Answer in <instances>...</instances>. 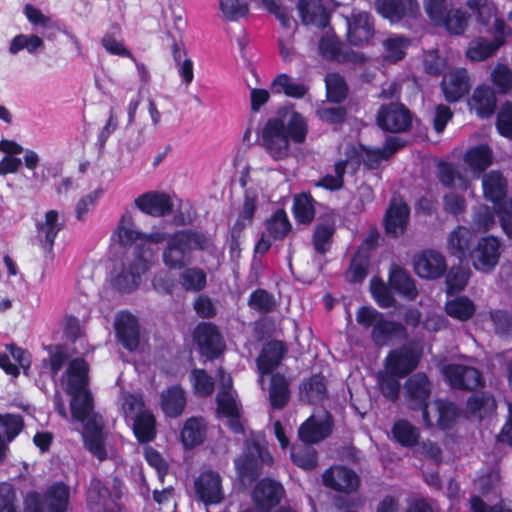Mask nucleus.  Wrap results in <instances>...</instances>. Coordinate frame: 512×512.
Returning a JSON list of instances; mask_svg holds the SVG:
<instances>
[{
  "label": "nucleus",
  "mask_w": 512,
  "mask_h": 512,
  "mask_svg": "<svg viewBox=\"0 0 512 512\" xmlns=\"http://www.w3.org/2000/svg\"><path fill=\"white\" fill-rule=\"evenodd\" d=\"M307 134L306 118L293 107H282L264 124L260 145L273 160L279 161L289 156L291 142L302 144Z\"/></svg>",
  "instance_id": "obj_1"
},
{
  "label": "nucleus",
  "mask_w": 512,
  "mask_h": 512,
  "mask_svg": "<svg viewBox=\"0 0 512 512\" xmlns=\"http://www.w3.org/2000/svg\"><path fill=\"white\" fill-rule=\"evenodd\" d=\"M153 250L147 244L135 245L125 250V257L120 267L111 272V286L120 294H130L142 282V276L151 268Z\"/></svg>",
  "instance_id": "obj_2"
},
{
  "label": "nucleus",
  "mask_w": 512,
  "mask_h": 512,
  "mask_svg": "<svg viewBox=\"0 0 512 512\" xmlns=\"http://www.w3.org/2000/svg\"><path fill=\"white\" fill-rule=\"evenodd\" d=\"M210 244L209 237L201 231L177 230L162 250V261L171 270H182L193 262L195 251H205Z\"/></svg>",
  "instance_id": "obj_3"
},
{
  "label": "nucleus",
  "mask_w": 512,
  "mask_h": 512,
  "mask_svg": "<svg viewBox=\"0 0 512 512\" xmlns=\"http://www.w3.org/2000/svg\"><path fill=\"white\" fill-rule=\"evenodd\" d=\"M66 392L71 395L70 410L74 420H81L94 409V399L87 389L88 365L83 358L73 359L67 368Z\"/></svg>",
  "instance_id": "obj_4"
},
{
  "label": "nucleus",
  "mask_w": 512,
  "mask_h": 512,
  "mask_svg": "<svg viewBox=\"0 0 512 512\" xmlns=\"http://www.w3.org/2000/svg\"><path fill=\"white\" fill-rule=\"evenodd\" d=\"M274 459L268 448L254 439L245 440L243 452L234 459L236 474L243 485L252 484L263 472L271 467Z\"/></svg>",
  "instance_id": "obj_5"
},
{
  "label": "nucleus",
  "mask_w": 512,
  "mask_h": 512,
  "mask_svg": "<svg viewBox=\"0 0 512 512\" xmlns=\"http://www.w3.org/2000/svg\"><path fill=\"white\" fill-rule=\"evenodd\" d=\"M356 321L364 329L371 328V339L378 347H383L404 331L400 322L392 321L373 308L361 306L356 312Z\"/></svg>",
  "instance_id": "obj_6"
},
{
  "label": "nucleus",
  "mask_w": 512,
  "mask_h": 512,
  "mask_svg": "<svg viewBox=\"0 0 512 512\" xmlns=\"http://www.w3.org/2000/svg\"><path fill=\"white\" fill-rule=\"evenodd\" d=\"M433 384L423 372L410 375L404 383V398L407 407L413 411H421L422 420L427 427H432L428 407Z\"/></svg>",
  "instance_id": "obj_7"
},
{
  "label": "nucleus",
  "mask_w": 512,
  "mask_h": 512,
  "mask_svg": "<svg viewBox=\"0 0 512 512\" xmlns=\"http://www.w3.org/2000/svg\"><path fill=\"white\" fill-rule=\"evenodd\" d=\"M70 487L62 481L53 483L44 493L43 499L37 492L28 493L24 512H68Z\"/></svg>",
  "instance_id": "obj_8"
},
{
  "label": "nucleus",
  "mask_w": 512,
  "mask_h": 512,
  "mask_svg": "<svg viewBox=\"0 0 512 512\" xmlns=\"http://www.w3.org/2000/svg\"><path fill=\"white\" fill-rule=\"evenodd\" d=\"M377 124L387 132H406L412 127V113L399 102L383 104L377 112Z\"/></svg>",
  "instance_id": "obj_9"
},
{
  "label": "nucleus",
  "mask_w": 512,
  "mask_h": 512,
  "mask_svg": "<svg viewBox=\"0 0 512 512\" xmlns=\"http://www.w3.org/2000/svg\"><path fill=\"white\" fill-rule=\"evenodd\" d=\"M83 424V442L84 447L98 460L103 461L107 458V450L103 434L102 417L92 411L87 412V416L77 420Z\"/></svg>",
  "instance_id": "obj_10"
},
{
  "label": "nucleus",
  "mask_w": 512,
  "mask_h": 512,
  "mask_svg": "<svg viewBox=\"0 0 512 512\" xmlns=\"http://www.w3.org/2000/svg\"><path fill=\"white\" fill-rule=\"evenodd\" d=\"M193 338L201 356L217 359L224 351L225 343L218 327L210 322H200L193 331Z\"/></svg>",
  "instance_id": "obj_11"
},
{
  "label": "nucleus",
  "mask_w": 512,
  "mask_h": 512,
  "mask_svg": "<svg viewBox=\"0 0 512 512\" xmlns=\"http://www.w3.org/2000/svg\"><path fill=\"white\" fill-rule=\"evenodd\" d=\"M501 243L498 238L489 235L476 238L469 260L474 268L481 272H490L498 264L501 255Z\"/></svg>",
  "instance_id": "obj_12"
},
{
  "label": "nucleus",
  "mask_w": 512,
  "mask_h": 512,
  "mask_svg": "<svg viewBox=\"0 0 512 512\" xmlns=\"http://www.w3.org/2000/svg\"><path fill=\"white\" fill-rule=\"evenodd\" d=\"M413 268L420 278L436 280L447 272L446 258L434 249H424L413 256Z\"/></svg>",
  "instance_id": "obj_13"
},
{
  "label": "nucleus",
  "mask_w": 512,
  "mask_h": 512,
  "mask_svg": "<svg viewBox=\"0 0 512 512\" xmlns=\"http://www.w3.org/2000/svg\"><path fill=\"white\" fill-rule=\"evenodd\" d=\"M442 374L448 384L459 390H475L484 385L481 372L463 364H447L442 368Z\"/></svg>",
  "instance_id": "obj_14"
},
{
  "label": "nucleus",
  "mask_w": 512,
  "mask_h": 512,
  "mask_svg": "<svg viewBox=\"0 0 512 512\" xmlns=\"http://www.w3.org/2000/svg\"><path fill=\"white\" fill-rule=\"evenodd\" d=\"M284 495L285 489L279 481L265 477L256 483L251 497L254 508L262 512H270L280 504Z\"/></svg>",
  "instance_id": "obj_15"
},
{
  "label": "nucleus",
  "mask_w": 512,
  "mask_h": 512,
  "mask_svg": "<svg viewBox=\"0 0 512 512\" xmlns=\"http://www.w3.org/2000/svg\"><path fill=\"white\" fill-rule=\"evenodd\" d=\"M346 25L348 41L354 46L368 43L375 34L374 18L366 11L353 10Z\"/></svg>",
  "instance_id": "obj_16"
},
{
  "label": "nucleus",
  "mask_w": 512,
  "mask_h": 512,
  "mask_svg": "<svg viewBox=\"0 0 512 512\" xmlns=\"http://www.w3.org/2000/svg\"><path fill=\"white\" fill-rule=\"evenodd\" d=\"M334 428L333 417L325 411L323 417L310 416L298 429L299 439L307 444H316L328 438Z\"/></svg>",
  "instance_id": "obj_17"
},
{
  "label": "nucleus",
  "mask_w": 512,
  "mask_h": 512,
  "mask_svg": "<svg viewBox=\"0 0 512 512\" xmlns=\"http://www.w3.org/2000/svg\"><path fill=\"white\" fill-rule=\"evenodd\" d=\"M409 218V206L403 200H391L383 218L385 234L389 238H399L405 233Z\"/></svg>",
  "instance_id": "obj_18"
},
{
  "label": "nucleus",
  "mask_w": 512,
  "mask_h": 512,
  "mask_svg": "<svg viewBox=\"0 0 512 512\" xmlns=\"http://www.w3.org/2000/svg\"><path fill=\"white\" fill-rule=\"evenodd\" d=\"M374 6L377 13L391 24H398L405 18H414L419 12L416 0H375Z\"/></svg>",
  "instance_id": "obj_19"
},
{
  "label": "nucleus",
  "mask_w": 512,
  "mask_h": 512,
  "mask_svg": "<svg viewBox=\"0 0 512 512\" xmlns=\"http://www.w3.org/2000/svg\"><path fill=\"white\" fill-rule=\"evenodd\" d=\"M197 498L206 506L219 504L224 499L222 480L214 471L202 472L194 481Z\"/></svg>",
  "instance_id": "obj_20"
},
{
  "label": "nucleus",
  "mask_w": 512,
  "mask_h": 512,
  "mask_svg": "<svg viewBox=\"0 0 512 512\" xmlns=\"http://www.w3.org/2000/svg\"><path fill=\"white\" fill-rule=\"evenodd\" d=\"M323 484L335 491L351 493L358 489L360 478L356 472L346 466H332L322 474Z\"/></svg>",
  "instance_id": "obj_21"
},
{
  "label": "nucleus",
  "mask_w": 512,
  "mask_h": 512,
  "mask_svg": "<svg viewBox=\"0 0 512 512\" xmlns=\"http://www.w3.org/2000/svg\"><path fill=\"white\" fill-rule=\"evenodd\" d=\"M419 358L414 350L403 346L389 352L385 359V368L390 374L403 378L416 369Z\"/></svg>",
  "instance_id": "obj_22"
},
{
  "label": "nucleus",
  "mask_w": 512,
  "mask_h": 512,
  "mask_svg": "<svg viewBox=\"0 0 512 512\" xmlns=\"http://www.w3.org/2000/svg\"><path fill=\"white\" fill-rule=\"evenodd\" d=\"M118 342L127 350L134 351L140 343V330L137 318L129 312H120L115 321Z\"/></svg>",
  "instance_id": "obj_23"
},
{
  "label": "nucleus",
  "mask_w": 512,
  "mask_h": 512,
  "mask_svg": "<svg viewBox=\"0 0 512 512\" xmlns=\"http://www.w3.org/2000/svg\"><path fill=\"white\" fill-rule=\"evenodd\" d=\"M475 243L476 235L464 226H457L448 235L447 249L450 255L464 262L469 260Z\"/></svg>",
  "instance_id": "obj_24"
},
{
  "label": "nucleus",
  "mask_w": 512,
  "mask_h": 512,
  "mask_svg": "<svg viewBox=\"0 0 512 512\" xmlns=\"http://www.w3.org/2000/svg\"><path fill=\"white\" fill-rule=\"evenodd\" d=\"M136 207L143 213L152 217L169 215L173 210L171 198L162 192L151 191L135 199Z\"/></svg>",
  "instance_id": "obj_25"
},
{
  "label": "nucleus",
  "mask_w": 512,
  "mask_h": 512,
  "mask_svg": "<svg viewBox=\"0 0 512 512\" xmlns=\"http://www.w3.org/2000/svg\"><path fill=\"white\" fill-rule=\"evenodd\" d=\"M88 509L91 512H113L115 500L107 486L96 477L90 480L86 492Z\"/></svg>",
  "instance_id": "obj_26"
},
{
  "label": "nucleus",
  "mask_w": 512,
  "mask_h": 512,
  "mask_svg": "<svg viewBox=\"0 0 512 512\" xmlns=\"http://www.w3.org/2000/svg\"><path fill=\"white\" fill-rule=\"evenodd\" d=\"M287 347L280 340L267 342L256 359L257 368L261 375L271 374L281 364Z\"/></svg>",
  "instance_id": "obj_27"
},
{
  "label": "nucleus",
  "mask_w": 512,
  "mask_h": 512,
  "mask_svg": "<svg viewBox=\"0 0 512 512\" xmlns=\"http://www.w3.org/2000/svg\"><path fill=\"white\" fill-rule=\"evenodd\" d=\"M482 187L485 198L494 204L495 211L500 205L511 201L506 199L507 181L499 171L492 170L484 174Z\"/></svg>",
  "instance_id": "obj_28"
},
{
  "label": "nucleus",
  "mask_w": 512,
  "mask_h": 512,
  "mask_svg": "<svg viewBox=\"0 0 512 512\" xmlns=\"http://www.w3.org/2000/svg\"><path fill=\"white\" fill-rule=\"evenodd\" d=\"M297 9L304 25L324 29L329 25V13L322 0H299Z\"/></svg>",
  "instance_id": "obj_29"
},
{
  "label": "nucleus",
  "mask_w": 512,
  "mask_h": 512,
  "mask_svg": "<svg viewBox=\"0 0 512 512\" xmlns=\"http://www.w3.org/2000/svg\"><path fill=\"white\" fill-rule=\"evenodd\" d=\"M470 109L481 119L492 116L496 110V94L488 85L482 84L475 88L468 102Z\"/></svg>",
  "instance_id": "obj_30"
},
{
  "label": "nucleus",
  "mask_w": 512,
  "mask_h": 512,
  "mask_svg": "<svg viewBox=\"0 0 512 512\" xmlns=\"http://www.w3.org/2000/svg\"><path fill=\"white\" fill-rule=\"evenodd\" d=\"M388 285L391 290L407 300H414L418 296L414 279L408 271L398 265L391 266Z\"/></svg>",
  "instance_id": "obj_31"
},
{
  "label": "nucleus",
  "mask_w": 512,
  "mask_h": 512,
  "mask_svg": "<svg viewBox=\"0 0 512 512\" xmlns=\"http://www.w3.org/2000/svg\"><path fill=\"white\" fill-rule=\"evenodd\" d=\"M58 218L59 215L56 210H49L45 214V221L36 224L39 241L46 253L52 252L54 241L63 229L64 224L58 222Z\"/></svg>",
  "instance_id": "obj_32"
},
{
  "label": "nucleus",
  "mask_w": 512,
  "mask_h": 512,
  "mask_svg": "<svg viewBox=\"0 0 512 512\" xmlns=\"http://www.w3.org/2000/svg\"><path fill=\"white\" fill-rule=\"evenodd\" d=\"M24 427L19 414H0V464L6 457L7 443L13 441Z\"/></svg>",
  "instance_id": "obj_33"
},
{
  "label": "nucleus",
  "mask_w": 512,
  "mask_h": 512,
  "mask_svg": "<svg viewBox=\"0 0 512 512\" xmlns=\"http://www.w3.org/2000/svg\"><path fill=\"white\" fill-rule=\"evenodd\" d=\"M271 91L274 94H284L289 98L302 99L308 93L309 86L300 79L280 73L272 80Z\"/></svg>",
  "instance_id": "obj_34"
},
{
  "label": "nucleus",
  "mask_w": 512,
  "mask_h": 512,
  "mask_svg": "<svg viewBox=\"0 0 512 512\" xmlns=\"http://www.w3.org/2000/svg\"><path fill=\"white\" fill-rule=\"evenodd\" d=\"M206 433L205 420L201 417H190L183 424L180 439L186 449H192L204 442Z\"/></svg>",
  "instance_id": "obj_35"
},
{
  "label": "nucleus",
  "mask_w": 512,
  "mask_h": 512,
  "mask_svg": "<svg viewBox=\"0 0 512 512\" xmlns=\"http://www.w3.org/2000/svg\"><path fill=\"white\" fill-rule=\"evenodd\" d=\"M303 400L312 405L321 404L327 398V381L321 374H313L300 386Z\"/></svg>",
  "instance_id": "obj_36"
},
{
  "label": "nucleus",
  "mask_w": 512,
  "mask_h": 512,
  "mask_svg": "<svg viewBox=\"0 0 512 512\" xmlns=\"http://www.w3.org/2000/svg\"><path fill=\"white\" fill-rule=\"evenodd\" d=\"M503 44L504 40L500 37H494L492 40L477 37L469 42L466 56L473 62H481L494 55Z\"/></svg>",
  "instance_id": "obj_37"
},
{
  "label": "nucleus",
  "mask_w": 512,
  "mask_h": 512,
  "mask_svg": "<svg viewBox=\"0 0 512 512\" xmlns=\"http://www.w3.org/2000/svg\"><path fill=\"white\" fill-rule=\"evenodd\" d=\"M133 433L141 444L152 442L156 438V419L150 411H140L133 418Z\"/></svg>",
  "instance_id": "obj_38"
},
{
  "label": "nucleus",
  "mask_w": 512,
  "mask_h": 512,
  "mask_svg": "<svg viewBox=\"0 0 512 512\" xmlns=\"http://www.w3.org/2000/svg\"><path fill=\"white\" fill-rule=\"evenodd\" d=\"M186 406V397L180 386H171L161 395V407L166 416L176 418Z\"/></svg>",
  "instance_id": "obj_39"
},
{
  "label": "nucleus",
  "mask_w": 512,
  "mask_h": 512,
  "mask_svg": "<svg viewBox=\"0 0 512 512\" xmlns=\"http://www.w3.org/2000/svg\"><path fill=\"white\" fill-rule=\"evenodd\" d=\"M492 159V150L485 144L470 147L463 156L464 162L477 174L484 172L491 165Z\"/></svg>",
  "instance_id": "obj_40"
},
{
  "label": "nucleus",
  "mask_w": 512,
  "mask_h": 512,
  "mask_svg": "<svg viewBox=\"0 0 512 512\" xmlns=\"http://www.w3.org/2000/svg\"><path fill=\"white\" fill-rule=\"evenodd\" d=\"M437 179L446 188H468V180L458 170L456 165L451 162L441 161L437 164Z\"/></svg>",
  "instance_id": "obj_41"
},
{
  "label": "nucleus",
  "mask_w": 512,
  "mask_h": 512,
  "mask_svg": "<svg viewBox=\"0 0 512 512\" xmlns=\"http://www.w3.org/2000/svg\"><path fill=\"white\" fill-rule=\"evenodd\" d=\"M269 399L274 409L280 410L287 405L290 399V390L289 383L283 374H272L270 379Z\"/></svg>",
  "instance_id": "obj_42"
},
{
  "label": "nucleus",
  "mask_w": 512,
  "mask_h": 512,
  "mask_svg": "<svg viewBox=\"0 0 512 512\" xmlns=\"http://www.w3.org/2000/svg\"><path fill=\"white\" fill-rule=\"evenodd\" d=\"M265 228L269 237L282 241L292 230V225L284 209L278 208L270 218L265 221Z\"/></svg>",
  "instance_id": "obj_43"
},
{
  "label": "nucleus",
  "mask_w": 512,
  "mask_h": 512,
  "mask_svg": "<svg viewBox=\"0 0 512 512\" xmlns=\"http://www.w3.org/2000/svg\"><path fill=\"white\" fill-rule=\"evenodd\" d=\"M442 91L448 102H456L469 91L468 80L464 72H456L442 82Z\"/></svg>",
  "instance_id": "obj_44"
},
{
  "label": "nucleus",
  "mask_w": 512,
  "mask_h": 512,
  "mask_svg": "<svg viewBox=\"0 0 512 512\" xmlns=\"http://www.w3.org/2000/svg\"><path fill=\"white\" fill-rule=\"evenodd\" d=\"M314 198L307 193L296 195L293 200L292 213L295 221L300 224H310L315 217Z\"/></svg>",
  "instance_id": "obj_45"
},
{
  "label": "nucleus",
  "mask_w": 512,
  "mask_h": 512,
  "mask_svg": "<svg viewBox=\"0 0 512 512\" xmlns=\"http://www.w3.org/2000/svg\"><path fill=\"white\" fill-rule=\"evenodd\" d=\"M335 225L333 222L317 223L313 235L312 244L315 252L319 255H325L331 250Z\"/></svg>",
  "instance_id": "obj_46"
},
{
  "label": "nucleus",
  "mask_w": 512,
  "mask_h": 512,
  "mask_svg": "<svg viewBox=\"0 0 512 512\" xmlns=\"http://www.w3.org/2000/svg\"><path fill=\"white\" fill-rule=\"evenodd\" d=\"M411 44V39L401 35H393L383 41V57L390 63H396L402 60L408 47Z\"/></svg>",
  "instance_id": "obj_47"
},
{
  "label": "nucleus",
  "mask_w": 512,
  "mask_h": 512,
  "mask_svg": "<svg viewBox=\"0 0 512 512\" xmlns=\"http://www.w3.org/2000/svg\"><path fill=\"white\" fill-rule=\"evenodd\" d=\"M45 47L44 40L35 34H18L12 38L9 44V53L16 55L22 50H26L29 54L36 55Z\"/></svg>",
  "instance_id": "obj_48"
},
{
  "label": "nucleus",
  "mask_w": 512,
  "mask_h": 512,
  "mask_svg": "<svg viewBox=\"0 0 512 512\" xmlns=\"http://www.w3.org/2000/svg\"><path fill=\"white\" fill-rule=\"evenodd\" d=\"M370 266V258L364 252L355 253L351 260L345 278L349 283L360 284L368 275Z\"/></svg>",
  "instance_id": "obj_49"
},
{
  "label": "nucleus",
  "mask_w": 512,
  "mask_h": 512,
  "mask_svg": "<svg viewBox=\"0 0 512 512\" xmlns=\"http://www.w3.org/2000/svg\"><path fill=\"white\" fill-rule=\"evenodd\" d=\"M395 440L403 447H414L419 440V430L405 419L398 420L392 427Z\"/></svg>",
  "instance_id": "obj_50"
},
{
  "label": "nucleus",
  "mask_w": 512,
  "mask_h": 512,
  "mask_svg": "<svg viewBox=\"0 0 512 512\" xmlns=\"http://www.w3.org/2000/svg\"><path fill=\"white\" fill-rule=\"evenodd\" d=\"M474 303L465 296H458L445 304L446 313L457 320L467 321L475 313Z\"/></svg>",
  "instance_id": "obj_51"
},
{
  "label": "nucleus",
  "mask_w": 512,
  "mask_h": 512,
  "mask_svg": "<svg viewBox=\"0 0 512 512\" xmlns=\"http://www.w3.org/2000/svg\"><path fill=\"white\" fill-rule=\"evenodd\" d=\"M180 284L185 291L199 292L206 287L207 275L198 267H186L180 274Z\"/></svg>",
  "instance_id": "obj_52"
},
{
  "label": "nucleus",
  "mask_w": 512,
  "mask_h": 512,
  "mask_svg": "<svg viewBox=\"0 0 512 512\" xmlns=\"http://www.w3.org/2000/svg\"><path fill=\"white\" fill-rule=\"evenodd\" d=\"M290 456L296 466L306 471L315 469L318 464L317 451L311 446H293Z\"/></svg>",
  "instance_id": "obj_53"
},
{
  "label": "nucleus",
  "mask_w": 512,
  "mask_h": 512,
  "mask_svg": "<svg viewBox=\"0 0 512 512\" xmlns=\"http://www.w3.org/2000/svg\"><path fill=\"white\" fill-rule=\"evenodd\" d=\"M327 99L333 103H341L347 97L348 87L344 78L338 73H329L325 77Z\"/></svg>",
  "instance_id": "obj_54"
},
{
  "label": "nucleus",
  "mask_w": 512,
  "mask_h": 512,
  "mask_svg": "<svg viewBox=\"0 0 512 512\" xmlns=\"http://www.w3.org/2000/svg\"><path fill=\"white\" fill-rule=\"evenodd\" d=\"M319 54L329 61L342 62L348 59V55L342 53V43L335 37L322 36L318 44Z\"/></svg>",
  "instance_id": "obj_55"
},
{
  "label": "nucleus",
  "mask_w": 512,
  "mask_h": 512,
  "mask_svg": "<svg viewBox=\"0 0 512 512\" xmlns=\"http://www.w3.org/2000/svg\"><path fill=\"white\" fill-rule=\"evenodd\" d=\"M248 306L260 314H268L274 311L276 300L273 294L265 289L258 288L250 294Z\"/></svg>",
  "instance_id": "obj_56"
},
{
  "label": "nucleus",
  "mask_w": 512,
  "mask_h": 512,
  "mask_svg": "<svg viewBox=\"0 0 512 512\" xmlns=\"http://www.w3.org/2000/svg\"><path fill=\"white\" fill-rule=\"evenodd\" d=\"M436 406L438 411L437 426L441 430L451 429L459 417L458 407L455 403L442 399L436 402Z\"/></svg>",
  "instance_id": "obj_57"
},
{
  "label": "nucleus",
  "mask_w": 512,
  "mask_h": 512,
  "mask_svg": "<svg viewBox=\"0 0 512 512\" xmlns=\"http://www.w3.org/2000/svg\"><path fill=\"white\" fill-rule=\"evenodd\" d=\"M264 9L273 14L280 22L281 26L286 29L296 26L297 23L291 15V10L283 6L280 0H260Z\"/></svg>",
  "instance_id": "obj_58"
},
{
  "label": "nucleus",
  "mask_w": 512,
  "mask_h": 512,
  "mask_svg": "<svg viewBox=\"0 0 512 512\" xmlns=\"http://www.w3.org/2000/svg\"><path fill=\"white\" fill-rule=\"evenodd\" d=\"M489 317L498 336L501 338L512 336V313L503 309H494L489 311Z\"/></svg>",
  "instance_id": "obj_59"
},
{
  "label": "nucleus",
  "mask_w": 512,
  "mask_h": 512,
  "mask_svg": "<svg viewBox=\"0 0 512 512\" xmlns=\"http://www.w3.org/2000/svg\"><path fill=\"white\" fill-rule=\"evenodd\" d=\"M132 224V217L130 214L126 213L124 214L118 224L117 231L115 234H117L118 241L122 246H128L126 250L129 248L139 245L140 243H134L140 236V233L134 229H132L130 226Z\"/></svg>",
  "instance_id": "obj_60"
},
{
  "label": "nucleus",
  "mask_w": 512,
  "mask_h": 512,
  "mask_svg": "<svg viewBox=\"0 0 512 512\" xmlns=\"http://www.w3.org/2000/svg\"><path fill=\"white\" fill-rule=\"evenodd\" d=\"M219 6L228 21H237L249 13L247 0H220Z\"/></svg>",
  "instance_id": "obj_61"
},
{
  "label": "nucleus",
  "mask_w": 512,
  "mask_h": 512,
  "mask_svg": "<svg viewBox=\"0 0 512 512\" xmlns=\"http://www.w3.org/2000/svg\"><path fill=\"white\" fill-rule=\"evenodd\" d=\"M468 16L462 9H450L447 17L444 18L439 26H444L450 33L455 35L462 34L467 27Z\"/></svg>",
  "instance_id": "obj_62"
},
{
  "label": "nucleus",
  "mask_w": 512,
  "mask_h": 512,
  "mask_svg": "<svg viewBox=\"0 0 512 512\" xmlns=\"http://www.w3.org/2000/svg\"><path fill=\"white\" fill-rule=\"evenodd\" d=\"M491 81L498 93H508L512 89L511 69L505 64H497L491 72Z\"/></svg>",
  "instance_id": "obj_63"
},
{
  "label": "nucleus",
  "mask_w": 512,
  "mask_h": 512,
  "mask_svg": "<svg viewBox=\"0 0 512 512\" xmlns=\"http://www.w3.org/2000/svg\"><path fill=\"white\" fill-rule=\"evenodd\" d=\"M495 125L501 136L512 139V102L506 101L501 106Z\"/></svg>",
  "instance_id": "obj_64"
}]
</instances>
